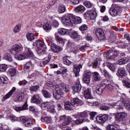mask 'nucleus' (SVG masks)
<instances>
[{
    "mask_svg": "<svg viewBox=\"0 0 130 130\" xmlns=\"http://www.w3.org/2000/svg\"><path fill=\"white\" fill-rule=\"evenodd\" d=\"M105 89V85L103 84H100L96 87V93L99 95H102L103 91Z\"/></svg>",
    "mask_w": 130,
    "mask_h": 130,
    "instance_id": "obj_15",
    "label": "nucleus"
},
{
    "mask_svg": "<svg viewBox=\"0 0 130 130\" xmlns=\"http://www.w3.org/2000/svg\"><path fill=\"white\" fill-rule=\"evenodd\" d=\"M4 59L6 60H7L8 61H9L11 62V61H13V57L10 54V53H7L6 54H5L4 56Z\"/></svg>",
    "mask_w": 130,
    "mask_h": 130,
    "instance_id": "obj_35",
    "label": "nucleus"
},
{
    "mask_svg": "<svg viewBox=\"0 0 130 130\" xmlns=\"http://www.w3.org/2000/svg\"><path fill=\"white\" fill-rule=\"evenodd\" d=\"M59 25V23L56 20H54L52 22V26L54 27V28H57L58 25Z\"/></svg>",
    "mask_w": 130,
    "mask_h": 130,
    "instance_id": "obj_60",
    "label": "nucleus"
},
{
    "mask_svg": "<svg viewBox=\"0 0 130 130\" xmlns=\"http://www.w3.org/2000/svg\"><path fill=\"white\" fill-rule=\"evenodd\" d=\"M34 57V54L31 51V49L27 48L26 51L19 55H15V58L17 60H23V59H27V58H32Z\"/></svg>",
    "mask_w": 130,
    "mask_h": 130,
    "instance_id": "obj_4",
    "label": "nucleus"
},
{
    "mask_svg": "<svg viewBox=\"0 0 130 130\" xmlns=\"http://www.w3.org/2000/svg\"><path fill=\"white\" fill-rule=\"evenodd\" d=\"M8 69V66L6 64H0V73L2 72H6Z\"/></svg>",
    "mask_w": 130,
    "mask_h": 130,
    "instance_id": "obj_42",
    "label": "nucleus"
},
{
    "mask_svg": "<svg viewBox=\"0 0 130 130\" xmlns=\"http://www.w3.org/2000/svg\"><path fill=\"white\" fill-rule=\"evenodd\" d=\"M101 72L102 74H103V75H104V76L106 77V78H107L108 79H109V78H110V74H109V73H108V72H107V71H106L105 69H101Z\"/></svg>",
    "mask_w": 130,
    "mask_h": 130,
    "instance_id": "obj_37",
    "label": "nucleus"
},
{
    "mask_svg": "<svg viewBox=\"0 0 130 130\" xmlns=\"http://www.w3.org/2000/svg\"><path fill=\"white\" fill-rule=\"evenodd\" d=\"M61 87L62 89H63L64 91L66 92V93H68V92H70V87H69V85H67L66 84H64L63 83H62Z\"/></svg>",
    "mask_w": 130,
    "mask_h": 130,
    "instance_id": "obj_48",
    "label": "nucleus"
},
{
    "mask_svg": "<svg viewBox=\"0 0 130 130\" xmlns=\"http://www.w3.org/2000/svg\"><path fill=\"white\" fill-rule=\"evenodd\" d=\"M16 91V87H13L12 89L5 95H4L2 98V101H6L7 99H9L12 95H13V93Z\"/></svg>",
    "mask_w": 130,
    "mask_h": 130,
    "instance_id": "obj_18",
    "label": "nucleus"
},
{
    "mask_svg": "<svg viewBox=\"0 0 130 130\" xmlns=\"http://www.w3.org/2000/svg\"><path fill=\"white\" fill-rule=\"evenodd\" d=\"M32 45L36 46L38 48V53L39 55H43L46 51V46L45 44L39 39L33 43Z\"/></svg>",
    "mask_w": 130,
    "mask_h": 130,
    "instance_id": "obj_5",
    "label": "nucleus"
},
{
    "mask_svg": "<svg viewBox=\"0 0 130 130\" xmlns=\"http://www.w3.org/2000/svg\"><path fill=\"white\" fill-rule=\"evenodd\" d=\"M21 30V24L16 25L13 29V32L14 33H18V32H20Z\"/></svg>",
    "mask_w": 130,
    "mask_h": 130,
    "instance_id": "obj_47",
    "label": "nucleus"
},
{
    "mask_svg": "<svg viewBox=\"0 0 130 130\" xmlns=\"http://www.w3.org/2000/svg\"><path fill=\"white\" fill-rule=\"evenodd\" d=\"M119 77H125L126 76V71L123 68H119L117 72Z\"/></svg>",
    "mask_w": 130,
    "mask_h": 130,
    "instance_id": "obj_27",
    "label": "nucleus"
},
{
    "mask_svg": "<svg viewBox=\"0 0 130 130\" xmlns=\"http://www.w3.org/2000/svg\"><path fill=\"white\" fill-rule=\"evenodd\" d=\"M97 115V112H91L89 113L90 115V118L91 120H93L94 117H95V115Z\"/></svg>",
    "mask_w": 130,
    "mask_h": 130,
    "instance_id": "obj_62",
    "label": "nucleus"
},
{
    "mask_svg": "<svg viewBox=\"0 0 130 130\" xmlns=\"http://www.w3.org/2000/svg\"><path fill=\"white\" fill-rule=\"evenodd\" d=\"M84 16L86 20H95L97 18V12L95 9L91 10H88L84 14Z\"/></svg>",
    "mask_w": 130,
    "mask_h": 130,
    "instance_id": "obj_6",
    "label": "nucleus"
},
{
    "mask_svg": "<svg viewBox=\"0 0 130 130\" xmlns=\"http://www.w3.org/2000/svg\"><path fill=\"white\" fill-rule=\"evenodd\" d=\"M27 83V81L23 80L22 81H20L18 84L19 85H23V86L26 85V83Z\"/></svg>",
    "mask_w": 130,
    "mask_h": 130,
    "instance_id": "obj_63",
    "label": "nucleus"
},
{
    "mask_svg": "<svg viewBox=\"0 0 130 130\" xmlns=\"http://www.w3.org/2000/svg\"><path fill=\"white\" fill-rule=\"evenodd\" d=\"M113 52V50L112 49H110L108 50L106 52V57L107 59H113V56H112L110 54H111Z\"/></svg>",
    "mask_w": 130,
    "mask_h": 130,
    "instance_id": "obj_31",
    "label": "nucleus"
},
{
    "mask_svg": "<svg viewBox=\"0 0 130 130\" xmlns=\"http://www.w3.org/2000/svg\"><path fill=\"white\" fill-rule=\"evenodd\" d=\"M107 130H118V128L112 124H109L107 127Z\"/></svg>",
    "mask_w": 130,
    "mask_h": 130,
    "instance_id": "obj_50",
    "label": "nucleus"
},
{
    "mask_svg": "<svg viewBox=\"0 0 130 130\" xmlns=\"http://www.w3.org/2000/svg\"><path fill=\"white\" fill-rule=\"evenodd\" d=\"M67 57H68L67 56L63 58L64 61L63 63L64 64H66V66H70L71 63H72V62L69 60V59H67Z\"/></svg>",
    "mask_w": 130,
    "mask_h": 130,
    "instance_id": "obj_53",
    "label": "nucleus"
},
{
    "mask_svg": "<svg viewBox=\"0 0 130 130\" xmlns=\"http://www.w3.org/2000/svg\"><path fill=\"white\" fill-rule=\"evenodd\" d=\"M126 117V113L124 112L118 113L115 114V118L117 121H124Z\"/></svg>",
    "mask_w": 130,
    "mask_h": 130,
    "instance_id": "obj_11",
    "label": "nucleus"
},
{
    "mask_svg": "<svg viewBox=\"0 0 130 130\" xmlns=\"http://www.w3.org/2000/svg\"><path fill=\"white\" fill-rule=\"evenodd\" d=\"M20 120L25 126H31V125L35 124V119L33 118L21 117L20 118Z\"/></svg>",
    "mask_w": 130,
    "mask_h": 130,
    "instance_id": "obj_7",
    "label": "nucleus"
},
{
    "mask_svg": "<svg viewBox=\"0 0 130 130\" xmlns=\"http://www.w3.org/2000/svg\"><path fill=\"white\" fill-rule=\"evenodd\" d=\"M22 50H23L22 45L14 44L12 46V49L9 50V52L12 54H14L13 51H15L16 53H18V52H21Z\"/></svg>",
    "mask_w": 130,
    "mask_h": 130,
    "instance_id": "obj_9",
    "label": "nucleus"
},
{
    "mask_svg": "<svg viewBox=\"0 0 130 130\" xmlns=\"http://www.w3.org/2000/svg\"><path fill=\"white\" fill-rule=\"evenodd\" d=\"M60 120L64 121L62 123V126L66 127V126L68 125V124H70V122L72 121V118L63 115L60 117Z\"/></svg>",
    "mask_w": 130,
    "mask_h": 130,
    "instance_id": "obj_10",
    "label": "nucleus"
},
{
    "mask_svg": "<svg viewBox=\"0 0 130 130\" xmlns=\"http://www.w3.org/2000/svg\"><path fill=\"white\" fill-rule=\"evenodd\" d=\"M25 96V94L24 92H20L17 94L16 98L14 99L15 102H20V101H22L24 99Z\"/></svg>",
    "mask_w": 130,
    "mask_h": 130,
    "instance_id": "obj_26",
    "label": "nucleus"
},
{
    "mask_svg": "<svg viewBox=\"0 0 130 130\" xmlns=\"http://www.w3.org/2000/svg\"><path fill=\"white\" fill-rule=\"evenodd\" d=\"M26 38L29 41H33V40H35L37 38V36L35 34L28 32L26 34Z\"/></svg>",
    "mask_w": 130,
    "mask_h": 130,
    "instance_id": "obj_23",
    "label": "nucleus"
},
{
    "mask_svg": "<svg viewBox=\"0 0 130 130\" xmlns=\"http://www.w3.org/2000/svg\"><path fill=\"white\" fill-rule=\"evenodd\" d=\"M95 34L99 39H103L104 38V32L101 28L96 29Z\"/></svg>",
    "mask_w": 130,
    "mask_h": 130,
    "instance_id": "obj_16",
    "label": "nucleus"
},
{
    "mask_svg": "<svg viewBox=\"0 0 130 130\" xmlns=\"http://www.w3.org/2000/svg\"><path fill=\"white\" fill-rule=\"evenodd\" d=\"M51 48L52 50L55 53L59 52L61 48L60 47L57 46L55 44L52 43L51 44Z\"/></svg>",
    "mask_w": 130,
    "mask_h": 130,
    "instance_id": "obj_21",
    "label": "nucleus"
},
{
    "mask_svg": "<svg viewBox=\"0 0 130 130\" xmlns=\"http://www.w3.org/2000/svg\"><path fill=\"white\" fill-rule=\"evenodd\" d=\"M107 119H108V115L107 114L100 115L96 118L97 121L101 124L104 123Z\"/></svg>",
    "mask_w": 130,
    "mask_h": 130,
    "instance_id": "obj_13",
    "label": "nucleus"
},
{
    "mask_svg": "<svg viewBox=\"0 0 130 130\" xmlns=\"http://www.w3.org/2000/svg\"><path fill=\"white\" fill-rule=\"evenodd\" d=\"M41 121L42 122H46V123H50L51 122V117H46L44 118H42L41 119Z\"/></svg>",
    "mask_w": 130,
    "mask_h": 130,
    "instance_id": "obj_39",
    "label": "nucleus"
},
{
    "mask_svg": "<svg viewBox=\"0 0 130 130\" xmlns=\"http://www.w3.org/2000/svg\"><path fill=\"white\" fill-rule=\"evenodd\" d=\"M28 109V104H27V102H26L22 107H16L15 108L16 111H22V110H26Z\"/></svg>",
    "mask_w": 130,
    "mask_h": 130,
    "instance_id": "obj_28",
    "label": "nucleus"
},
{
    "mask_svg": "<svg viewBox=\"0 0 130 130\" xmlns=\"http://www.w3.org/2000/svg\"><path fill=\"white\" fill-rule=\"evenodd\" d=\"M127 61H128V59H126L125 57L120 59L118 60V62L120 65L124 64L125 63H126Z\"/></svg>",
    "mask_w": 130,
    "mask_h": 130,
    "instance_id": "obj_41",
    "label": "nucleus"
},
{
    "mask_svg": "<svg viewBox=\"0 0 130 130\" xmlns=\"http://www.w3.org/2000/svg\"><path fill=\"white\" fill-rule=\"evenodd\" d=\"M83 102L79 99H73L71 100V102H66L64 103V107L66 110H73L76 106L82 105Z\"/></svg>",
    "mask_w": 130,
    "mask_h": 130,
    "instance_id": "obj_3",
    "label": "nucleus"
},
{
    "mask_svg": "<svg viewBox=\"0 0 130 130\" xmlns=\"http://www.w3.org/2000/svg\"><path fill=\"white\" fill-rule=\"evenodd\" d=\"M83 5L85 6V7L88 9H90V8H92V6H93V4L89 1H85L83 3Z\"/></svg>",
    "mask_w": 130,
    "mask_h": 130,
    "instance_id": "obj_49",
    "label": "nucleus"
},
{
    "mask_svg": "<svg viewBox=\"0 0 130 130\" xmlns=\"http://www.w3.org/2000/svg\"><path fill=\"white\" fill-rule=\"evenodd\" d=\"M90 80H91V77H83V81L85 83V84H89Z\"/></svg>",
    "mask_w": 130,
    "mask_h": 130,
    "instance_id": "obj_61",
    "label": "nucleus"
},
{
    "mask_svg": "<svg viewBox=\"0 0 130 130\" xmlns=\"http://www.w3.org/2000/svg\"><path fill=\"white\" fill-rule=\"evenodd\" d=\"M43 28L46 30V32H48L49 30H51V22L50 21H47V22L43 25Z\"/></svg>",
    "mask_w": 130,
    "mask_h": 130,
    "instance_id": "obj_29",
    "label": "nucleus"
},
{
    "mask_svg": "<svg viewBox=\"0 0 130 130\" xmlns=\"http://www.w3.org/2000/svg\"><path fill=\"white\" fill-rule=\"evenodd\" d=\"M31 67H32V63L30 61H29L25 64V66H24V69L25 70H28Z\"/></svg>",
    "mask_w": 130,
    "mask_h": 130,
    "instance_id": "obj_54",
    "label": "nucleus"
},
{
    "mask_svg": "<svg viewBox=\"0 0 130 130\" xmlns=\"http://www.w3.org/2000/svg\"><path fill=\"white\" fill-rule=\"evenodd\" d=\"M88 29V25L83 24L79 27V30L80 31H86Z\"/></svg>",
    "mask_w": 130,
    "mask_h": 130,
    "instance_id": "obj_55",
    "label": "nucleus"
},
{
    "mask_svg": "<svg viewBox=\"0 0 130 130\" xmlns=\"http://www.w3.org/2000/svg\"><path fill=\"white\" fill-rule=\"evenodd\" d=\"M81 89L82 85L79 82L76 83L75 85L73 87V89L75 93H80V91H81Z\"/></svg>",
    "mask_w": 130,
    "mask_h": 130,
    "instance_id": "obj_17",
    "label": "nucleus"
},
{
    "mask_svg": "<svg viewBox=\"0 0 130 130\" xmlns=\"http://www.w3.org/2000/svg\"><path fill=\"white\" fill-rule=\"evenodd\" d=\"M50 59H51V56L49 55L45 59V60L43 61V64L44 66H46V64L50 61Z\"/></svg>",
    "mask_w": 130,
    "mask_h": 130,
    "instance_id": "obj_44",
    "label": "nucleus"
},
{
    "mask_svg": "<svg viewBox=\"0 0 130 130\" xmlns=\"http://www.w3.org/2000/svg\"><path fill=\"white\" fill-rule=\"evenodd\" d=\"M63 18L64 19L62 20V22L65 27L72 26L73 24H81L82 23V18L81 17L76 16L71 14L64 15Z\"/></svg>",
    "mask_w": 130,
    "mask_h": 130,
    "instance_id": "obj_1",
    "label": "nucleus"
},
{
    "mask_svg": "<svg viewBox=\"0 0 130 130\" xmlns=\"http://www.w3.org/2000/svg\"><path fill=\"white\" fill-rule=\"evenodd\" d=\"M106 66L112 72H114L115 71V64L114 63H112L111 62H107Z\"/></svg>",
    "mask_w": 130,
    "mask_h": 130,
    "instance_id": "obj_30",
    "label": "nucleus"
},
{
    "mask_svg": "<svg viewBox=\"0 0 130 130\" xmlns=\"http://www.w3.org/2000/svg\"><path fill=\"white\" fill-rule=\"evenodd\" d=\"M110 84H111V81H110V80H105L104 81V83L101 84L103 85V86H105V88H106L108 86H109V85H110Z\"/></svg>",
    "mask_w": 130,
    "mask_h": 130,
    "instance_id": "obj_59",
    "label": "nucleus"
},
{
    "mask_svg": "<svg viewBox=\"0 0 130 130\" xmlns=\"http://www.w3.org/2000/svg\"><path fill=\"white\" fill-rule=\"evenodd\" d=\"M78 119L75 121V123L76 124H80V123H83L85 121V118L88 117V113L86 112H83L78 114Z\"/></svg>",
    "mask_w": 130,
    "mask_h": 130,
    "instance_id": "obj_8",
    "label": "nucleus"
},
{
    "mask_svg": "<svg viewBox=\"0 0 130 130\" xmlns=\"http://www.w3.org/2000/svg\"><path fill=\"white\" fill-rule=\"evenodd\" d=\"M69 30L70 29L61 28L58 29V32L61 35H66V34H69Z\"/></svg>",
    "mask_w": 130,
    "mask_h": 130,
    "instance_id": "obj_32",
    "label": "nucleus"
},
{
    "mask_svg": "<svg viewBox=\"0 0 130 130\" xmlns=\"http://www.w3.org/2000/svg\"><path fill=\"white\" fill-rule=\"evenodd\" d=\"M91 76L94 82H99V81H101V76L98 72H95L92 73Z\"/></svg>",
    "mask_w": 130,
    "mask_h": 130,
    "instance_id": "obj_19",
    "label": "nucleus"
},
{
    "mask_svg": "<svg viewBox=\"0 0 130 130\" xmlns=\"http://www.w3.org/2000/svg\"><path fill=\"white\" fill-rule=\"evenodd\" d=\"M9 74L11 77H15L17 74V70L16 69L11 68L9 70Z\"/></svg>",
    "mask_w": 130,
    "mask_h": 130,
    "instance_id": "obj_36",
    "label": "nucleus"
},
{
    "mask_svg": "<svg viewBox=\"0 0 130 130\" xmlns=\"http://www.w3.org/2000/svg\"><path fill=\"white\" fill-rule=\"evenodd\" d=\"M82 68H83V65H82V64H79L77 65L76 67L74 68V74H75V77L79 76V74L81 71V69H82Z\"/></svg>",
    "mask_w": 130,
    "mask_h": 130,
    "instance_id": "obj_25",
    "label": "nucleus"
},
{
    "mask_svg": "<svg viewBox=\"0 0 130 130\" xmlns=\"http://www.w3.org/2000/svg\"><path fill=\"white\" fill-rule=\"evenodd\" d=\"M38 89H39V85L31 86L29 88L30 91H36V90H38Z\"/></svg>",
    "mask_w": 130,
    "mask_h": 130,
    "instance_id": "obj_57",
    "label": "nucleus"
},
{
    "mask_svg": "<svg viewBox=\"0 0 130 130\" xmlns=\"http://www.w3.org/2000/svg\"><path fill=\"white\" fill-rule=\"evenodd\" d=\"M91 75L92 73L89 70H86L84 73V77L86 78H91Z\"/></svg>",
    "mask_w": 130,
    "mask_h": 130,
    "instance_id": "obj_51",
    "label": "nucleus"
},
{
    "mask_svg": "<svg viewBox=\"0 0 130 130\" xmlns=\"http://www.w3.org/2000/svg\"><path fill=\"white\" fill-rule=\"evenodd\" d=\"M0 80L3 84H7L8 82H9V79H8V77L5 75L2 76L0 77Z\"/></svg>",
    "mask_w": 130,
    "mask_h": 130,
    "instance_id": "obj_38",
    "label": "nucleus"
},
{
    "mask_svg": "<svg viewBox=\"0 0 130 130\" xmlns=\"http://www.w3.org/2000/svg\"><path fill=\"white\" fill-rule=\"evenodd\" d=\"M31 99L32 101L35 104H40L42 102V99H41L40 94L34 95Z\"/></svg>",
    "mask_w": 130,
    "mask_h": 130,
    "instance_id": "obj_14",
    "label": "nucleus"
},
{
    "mask_svg": "<svg viewBox=\"0 0 130 130\" xmlns=\"http://www.w3.org/2000/svg\"><path fill=\"white\" fill-rule=\"evenodd\" d=\"M117 10L116 9H111L109 11V13L111 16L112 17H115V16H117Z\"/></svg>",
    "mask_w": 130,
    "mask_h": 130,
    "instance_id": "obj_45",
    "label": "nucleus"
},
{
    "mask_svg": "<svg viewBox=\"0 0 130 130\" xmlns=\"http://www.w3.org/2000/svg\"><path fill=\"white\" fill-rule=\"evenodd\" d=\"M67 9H66V6L64 5L60 4L58 6V12L60 14H63V13H65Z\"/></svg>",
    "mask_w": 130,
    "mask_h": 130,
    "instance_id": "obj_34",
    "label": "nucleus"
},
{
    "mask_svg": "<svg viewBox=\"0 0 130 130\" xmlns=\"http://www.w3.org/2000/svg\"><path fill=\"white\" fill-rule=\"evenodd\" d=\"M68 34L72 39H80V35L78 34V32L72 28L68 30Z\"/></svg>",
    "mask_w": 130,
    "mask_h": 130,
    "instance_id": "obj_12",
    "label": "nucleus"
},
{
    "mask_svg": "<svg viewBox=\"0 0 130 130\" xmlns=\"http://www.w3.org/2000/svg\"><path fill=\"white\" fill-rule=\"evenodd\" d=\"M83 90H84V97L86 99H91L92 97V95H91V90L90 88H84Z\"/></svg>",
    "mask_w": 130,
    "mask_h": 130,
    "instance_id": "obj_20",
    "label": "nucleus"
},
{
    "mask_svg": "<svg viewBox=\"0 0 130 130\" xmlns=\"http://www.w3.org/2000/svg\"><path fill=\"white\" fill-rule=\"evenodd\" d=\"M100 108L101 110H104V111H107V110H109V109H110V107L109 106L105 105H102Z\"/></svg>",
    "mask_w": 130,
    "mask_h": 130,
    "instance_id": "obj_52",
    "label": "nucleus"
},
{
    "mask_svg": "<svg viewBox=\"0 0 130 130\" xmlns=\"http://www.w3.org/2000/svg\"><path fill=\"white\" fill-rule=\"evenodd\" d=\"M112 107L115 108L117 110H122L123 109V105L125 106L126 109L129 110L130 109V100L129 99L123 98L120 99V100L118 102H115L110 104Z\"/></svg>",
    "mask_w": 130,
    "mask_h": 130,
    "instance_id": "obj_2",
    "label": "nucleus"
},
{
    "mask_svg": "<svg viewBox=\"0 0 130 130\" xmlns=\"http://www.w3.org/2000/svg\"><path fill=\"white\" fill-rule=\"evenodd\" d=\"M54 88L55 89V90L56 91V93L57 94H60L61 95H63V91H62V86L59 85H55L54 87Z\"/></svg>",
    "mask_w": 130,
    "mask_h": 130,
    "instance_id": "obj_24",
    "label": "nucleus"
},
{
    "mask_svg": "<svg viewBox=\"0 0 130 130\" xmlns=\"http://www.w3.org/2000/svg\"><path fill=\"white\" fill-rule=\"evenodd\" d=\"M113 55L112 56H113V58L112 59H114V58H116V57H117V56H118V55H119V52H118V51H117V50H115L114 51H113Z\"/></svg>",
    "mask_w": 130,
    "mask_h": 130,
    "instance_id": "obj_56",
    "label": "nucleus"
},
{
    "mask_svg": "<svg viewBox=\"0 0 130 130\" xmlns=\"http://www.w3.org/2000/svg\"><path fill=\"white\" fill-rule=\"evenodd\" d=\"M86 11V8L82 5H80L75 8V11L79 14H83Z\"/></svg>",
    "mask_w": 130,
    "mask_h": 130,
    "instance_id": "obj_22",
    "label": "nucleus"
},
{
    "mask_svg": "<svg viewBox=\"0 0 130 130\" xmlns=\"http://www.w3.org/2000/svg\"><path fill=\"white\" fill-rule=\"evenodd\" d=\"M42 92L45 98H50V97H51V94L48 92L46 90H43Z\"/></svg>",
    "mask_w": 130,
    "mask_h": 130,
    "instance_id": "obj_40",
    "label": "nucleus"
},
{
    "mask_svg": "<svg viewBox=\"0 0 130 130\" xmlns=\"http://www.w3.org/2000/svg\"><path fill=\"white\" fill-rule=\"evenodd\" d=\"M124 86H125V87H126V88H130V83L126 81H124Z\"/></svg>",
    "mask_w": 130,
    "mask_h": 130,
    "instance_id": "obj_64",
    "label": "nucleus"
},
{
    "mask_svg": "<svg viewBox=\"0 0 130 130\" xmlns=\"http://www.w3.org/2000/svg\"><path fill=\"white\" fill-rule=\"evenodd\" d=\"M61 95L60 94H58L57 93H53V97L56 100H59L61 98Z\"/></svg>",
    "mask_w": 130,
    "mask_h": 130,
    "instance_id": "obj_58",
    "label": "nucleus"
},
{
    "mask_svg": "<svg viewBox=\"0 0 130 130\" xmlns=\"http://www.w3.org/2000/svg\"><path fill=\"white\" fill-rule=\"evenodd\" d=\"M55 39L56 41H58V42H59L60 43H62V42H63V39H62L61 37H59L57 33L55 34Z\"/></svg>",
    "mask_w": 130,
    "mask_h": 130,
    "instance_id": "obj_43",
    "label": "nucleus"
},
{
    "mask_svg": "<svg viewBox=\"0 0 130 130\" xmlns=\"http://www.w3.org/2000/svg\"><path fill=\"white\" fill-rule=\"evenodd\" d=\"M50 105H51V103L50 102H44L41 103V107L42 109L43 108H48L50 107Z\"/></svg>",
    "mask_w": 130,
    "mask_h": 130,
    "instance_id": "obj_33",
    "label": "nucleus"
},
{
    "mask_svg": "<svg viewBox=\"0 0 130 130\" xmlns=\"http://www.w3.org/2000/svg\"><path fill=\"white\" fill-rule=\"evenodd\" d=\"M48 112H50V113H53V114L56 113V111H55V109L53 106H50V107L48 108Z\"/></svg>",
    "mask_w": 130,
    "mask_h": 130,
    "instance_id": "obj_46",
    "label": "nucleus"
}]
</instances>
